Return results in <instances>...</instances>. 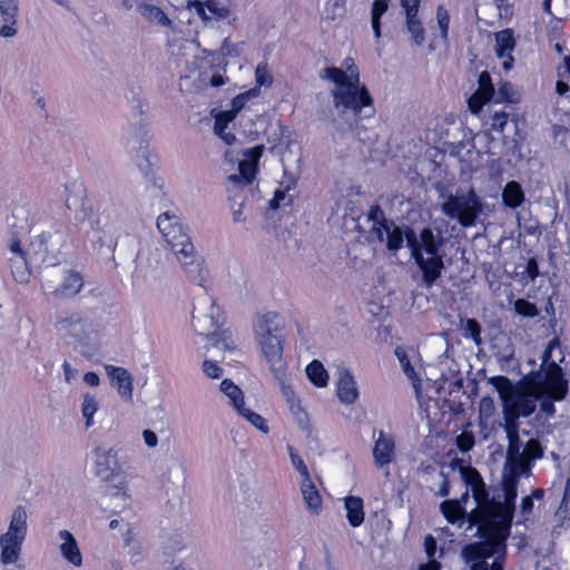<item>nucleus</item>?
Instances as JSON below:
<instances>
[{"instance_id":"nucleus-1","label":"nucleus","mask_w":570,"mask_h":570,"mask_svg":"<svg viewBox=\"0 0 570 570\" xmlns=\"http://www.w3.org/2000/svg\"><path fill=\"white\" fill-rule=\"evenodd\" d=\"M560 370L554 373H539L531 377L525 390H515L511 381L505 376L491 379L492 384L502 401L503 430L508 438L505 464L509 468L507 475H513L518 480L520 475H528L532 462L543 456V448L538 439H530L523 446L520 439V417L530 416L540 403V414L551 417L556 413L554 402L562 401L567 396V385L558 376Z\"/></svg>"},{"instance_id":"nucleus-2","label":"nucleus","mask_w":570,"mask_h":570,"mask_svg":"<svg viewBox=\"0 0 570 570\" xmlns=\"http://www.w3.org/2000/svg\"><path fill=\"white\" fill-rule=\"evenodd\" d=\"M460 472L476 503L469 513V523L476 525V532L484 539L482 542L465 546L462 557L470 569L490 568L487 559L504 551V542L510 534L519 480L504 474L501 491L490 498L485 483L475 468L461 466Z\"/></svg>"},{"instance_id":"nucleus-3","label":"nucleus","mask_w":570,"mask_h":570,"mask_svg":"<svg viewBox=\"0 0 570 570\" xmlns=\"http://www.w3.org/2000/svg\"><path fill=\"white\" fill-rule=\"evenodd\" d=\"M342 68L327 67L320 73L322 79L335 83L332 90L333 106L341 116L352 115L355 120L374 115L373 99L364 85L360 83L358 69L353 59L346 58Z\"/></svg>"},{"instance_id":"nucleus-4","label":"nucleus","mask_w":570,"mask_h":570,"mask_svg":"<svg viewBox=\"0 0 570 570\" xmlns=\"http://www.w3.org/2000/svg\"><path fill=\"white\" fill-rule=\"evenodd\" d=\"M57 336L83 357L91 360L100 350L99 325L85 312L62 311L56 314Z\"/></svg>"},{"instance_id":"nucleus-5","label":"nucleus","mask_w":570,"mask_h":570,"mask_svg":"<svg viewBox=\"0 0 570 570\" xmlns=\"http://www.w3.org/2000/svg\"><path fill=\"white\" fill-rule=\"evenodd\" d=\"M405 239L412 257L422 271L423 285L431 287L444 269L443 256L440 254L445 243L442 233L424 227L416 235L413 229L409 228L405 233Z\"/></svg>"},{"instance_id":"nucleus-6","label":"nucleus","mask_w":570,"mask_h":570,"mask_svg":"<svg viewBox=\"0 0 570 570\" xmlns=\"http://www.w3.org/2000/svg\"><path fill=\"white\" fill-rule=\"evenodd\" d=\"M98 224L110 238L115 266L134 264L139 255V239L128 230L121 212L114 205L107 206L99 215Z\"/></svg>"},{"instance_id":"nucleus-7","label":"nucleus","mask_w":570,"mask_h":570,"mask_svg":"<svg viewBox=\"0 0 570 570\" xmlns=\"http://www.w3.org/2000/svg\"><path fill=\"white\" fill-rule=\"evenodd\" d=\"M95 466L97 476L108 482L106 495L112 499L127 500L128 478L127 472L130 470L129 456L120 449L98 448L95 451Z\"/></svg>"},{"instance_id":"nucleus-8","label":"nucleus","mask_w":570,"mask_h":570,"mask_svg":"<svg viewBox=\"0 0 570 570\" xmlns=\"http://www.w3.org/2000/svg\"><path fill=\"white\" fill-rule=\"evenodd\" d=\"M263 146H256L244 151V158L238 164V174L228 177V200L230 204L234 223L245 222L243 216V203L245 199L244 187L250 185L255 178L258 160L263 154Z\"/></svg>"},{"instance_id":"nucleus-9","label":"nucleus","mask_w":570,"mask_h":570,"mask_svg":"<svg viewBox=\"0 0 570 570\" xmlns=\"http://www.w3.org/2000/svg\"><path fill=\"white\" fill-rule=\"evenodd\" d=\"M482 210L483 204L473 188H469L466 191L458 189L454 195H449L442 204V213L456 219L463 227L473 226Z\"/></svg>"},{"instance_id":"nucleus-10","label":"nucleus","mask_w":570,"mask_h":570,"mask_svg":"<svg viewBox=\"0 0 570 570\" xmlns=\"http://www.w3.org/2000/svg\"><path fill=\"white\" fill-rule=\"evenodd\" d=\"M157 227L176 257L191 255L195 247L176 215L168 212L163 213L157 218Z\"/></svg>"},{"instance_id":"nucleus-11","label":"nucleus","mask_w":570,"mask_h":570,"mask_svg":"<svg viewBox=\"0 0 570 570\" xmlns=\"http://www.w3.org/2000/svg\"><path fill=\"white\" fill-rule=\"evenodd\" d=\"M220 321V309L214 299L204 292L194 305L193 325L200 335L209 336Z\"/></svg>"},{"instance_id":"nucleus-12","label":"nucleus","mask_w":570,"mask_h":570,"mask_svg":"<svg viewBox=\"0 0 570 570\" xmlns=\"http://www.w3.org/2000/svg\"><path fill=\"white\" fill-rule=\"evenodd\" d=\"M284 335L257 340L262 353L269 365V370L275 379H282L285 370L283 358Z\"/></svg>"},{"instance_id":"nucleus-13","label":"nucleus","mask_w":570,"mask_h":570,"mask_svg":"<svg viewBox=\"0 0 570 570\" xmlns=\"http://www.w3.org/2000/svg\"><path fill=\"white\" fill-rule=\"evenodd\" d=\"M146 136V127L141 120L130 125L126 129L121 139V144L126 153L129 156H134L139 153H147L149 145Z\"/></svg>"},{"instance_id":"nucleus-14","label":"nucleus","mask_w":570,"mask_h":570,"mask_svg":"<svg viewBox=\"0 0 570 570\" xmlns=\"http://www.w3.org/2000/svg\"><path fill=\"white\" fill-rule=\"evenodd\" d=\"M177 259L183 266L188 281L205 289L209 272L204 265L203 257L198 256L196 250L193 249L191 255H188L187 257L178 255Z\"/></svg>"},{"instance_id":"nucleus-15","label":"nucleus","mask_w":570,"mask_h":570,"mask_svg":"<svg viewBox=\"0 0 570 570\" xmlns=\"http://www.w3.org/2000/svg\"><path fill=\"white\" fill-rule=\"evenodd\" d=\"M494 91L495 89L492 83L491 76L488 71H482L478 77V89L468 99L470 111L478 115L487 102L491 100L493 101Z\"/></svg>"},{"instance_id":"nucleus-16","label":"nucleus","mask_w":570,"mask_h":570,"mask_svg":"<svg viewBox=\"0 0 570 570\" xmlns=\"http://www.w3.org/2000/svg\"><path fill=\"white\" fill-rule=\"evenodd\" d=\"M256 340L284 335V320L275 312L258 315L254 324Z\"/></svg>"},{"instance_id":"nucleus-17","label":"nucleus","mask_w":570,"mask_h":570,"mask_svg":"<svg viewBox=\"0 0 570 570\" xmlns=\"http://www.w3.org/2000/svg\"><path fill=\"white\" fill-rule=\"evenodd\" d=\"M105 371L110 379L111 385L117 389L119 396L126 401H132L134 379L125 368L115 365H105Z\"/></svg>"},{"instance_id":"nucleus-18","label":"nucleus","mask_w":570,"mask_h":570,"mask_svg":"<svg viewBox=\"0 0 570 570\" xmlns=\"http://www.w3.org/2000/svg\"><path fill=\"white\" fill-rule=\"evenodd\" d=\"M374 463L379 468L387 466L395 458V439L392 434L379 431L373 448Z\"/></svg>"},{"instance_id":"nucleus-19","label":"nucleus","mask_w":570,"mask_h":570,"mask_svg":"<svg viewBox=\"0 0 570 570\" xmlns=\"http://www.w3.org/2000/svg\"><path fill=\"white\" fill-rule=\"evenodd\" d=\"M46 286L51 289V294L59 298H71L76 296L83 286L82 276L71 269L65 271L62 284L58 287L51 285L50 279L46 281Z\"/></svg>"},{"instance_id":"nucleus-20","label":"nucleus","mask_w":570,"mask_h":570,"mask_svg":"<svg viewBox=\"0 0 570 570\" xmlns=\"http://www.w3.org/2000/svg\"><path fill=\"white\" fill-rule=\"evenodd\" d=\"M17 0H0V36L3 38H12L17 35Z\"/></svg>"},{"instance_id":"nucleus-21","label":"nucleus","mask_w":570,"mask_h":570,"mask_svg":"<svg viewBox=\"0 0 570 570\" xmlns=\"http://www.w3.org/2000/svg\"><path fill=\"white\" fill-rule=\"evenodd\" d=\"M336 394L338 400L346 405L353 404L357 400V384L348 370H340L336 382Z\"/></svg>"},{"instance_id":"nucleus-22","label":"nucleus","mask_w":570,"mask_h":570,"mask_svg":"<svg viewBox=\"0 0 570 570\" xmlns=\"http://www.w3.org/2000/svg\"><path fill=\"white\" fill-rule=\"evenodd\" d=\"M515 46L513 31L504 29L495 33V53L498 58L503 60V68L510 70L513 65L512 51Z\"/></svg>"},{"instance_id":"nucleus-23","label":"nucleus","mask_w":570,"mask_h":570,"mask_svg":"<svg viewBox=\"0 0 570 570\" xmlns=\"http://www.w3.org/2000/svg\"><path fill=\"white\" fill-rule=\"evenodd\" d=\"M61 556L71 564L80 567L82 564V557L73 534L68 530H60L58 532Z\"/></svg>"},{"instance_id":"nucleus-24","label":"nucleus","mask_w":570,"mask_h":570,"mask_svg":"<svg viewBox=\"0 0 570 570\" xmlns=\"http://www.w3.org/2000/svg\"><path fill=\"white\" fill-rule=\"evenodd\" d=\"M551 348H552V343H550L549 347L543 353L542 364H541L540 368L538 371L531 372L530 374L524 376L517 386L513 385V387L515 390H525L528 382H530L531 377H534L539 373L550 374V373H554V368H559L560 372H559L558 376H560L561 381H563L566 383L567 392L569 391V384H568L567 379L564 377L562 367L560 365H558L554 361H550Z\"/></svg>"},{"instance_id":"nucleus-25","label":"nucleus","mask_w":570,"mask_h":570,"mask_svg":"<svg viewBox=\"0 0 570 570\" xmlns=\"http://www.w3.org/2000/svg\"><path fill=\"white\" fill-rule=\"evenodd\" d=\"M28 512L24 507L18 505L13 509L8 530L2 535L11 537L13 539H26L28 531Z\"/></svg>"},{"instance_id":"nucleus-26","label":"nucleus","mask_w":570,"mask_h":570,"mask_svg":"<svg viewBox=\"0 0 570 570\" xmlns=\"http://www.w3.org/2000/svg\"><path fill=\"white\" fill-rule=\"evenodd\" d=\"M22 543L23 540L0 535L1 562L3 564L16 563L20 557Z\"/></svg>"},{"instance_id":"nucleus-27","label":"nucleus","mask_w":570,"mask_h":570,"mask_svg":"<svg viewBox=\"0 0 570 570\" xmlns=\"http://www.w3.org/2000/svg\"><path fill=\"white\" fill-rule=\"evenodd\" d=\"M137 11L150 23H156L161 27H170L171 20L167 14L157 6L139 1L136 3Z\"/></svg>"},{"instance_id":"nucleus-28","label":"nucleus","mask_w":570,"mask_h":570,"mask_svg":"<svg viewBox=\"0 0 570 570\" xmlns=\"http://www.w3.org/2000/svg\"><path fill=\"white\" fill-rule=\"evenodd\" d=\"M367 219L372 223L371 233L379 240H384V228L391 227L392 220L385 218L383 209L379 205H372L367 213Z\"/></svg>"},{"instance_id":"nucleus-29","label":"nucleus","mask_w":570,"mask_h":570,"mask_svg":"<svg viewBox=\"0 0 570 570\" xmlns=\"http://www.w3.org/2000/svg\"><path fill=\"white\" fill-rule=\"evenodd\" d=\"M301 491L306 509L313 514H318L322 509V499L311 479L302 481Z\"/></svg>"},{"instance_id":"nucleus-30","label":"nucleus","mask_w":570,"mask_h":570,"mask_svg":"<svg viewBox=\"0 0 570 570\" xmlns=\"http://www.w3.org/2000/svg\"><path fill=\"white\" fill-rule=\"evenodd\" d=\"M344 507L350 525L360 527L364 522L363 500L360 497H347L344 500Z\"/></svg>"},{"instance_id":"nucleus-31","label":"nucleus","mask_w":570,"mask_h":570,"mask_svg":"<svg viewBox=\"0 0 570 570\" xmlns=\"http://www.w3.org/2000/svg\"><path fill=\"white\" fill-rule=\"evenodd\" d=\"M132 161L136 164L140 173L144 175V177L147 179L148 183H151L154 185H157V178L155 176V156L151 154V151L148 149L147 153H139L134 156H130Z\"/></svg>"},{"instance_id":"nucleus-32","label":"nucleus","mask_w":570,"mask_h":570,"mask_svg":"<svg viewBox=\"0 0 570 570\" xmlns=\"http://www.w3.org/2000/svg\"><path fill=\"white\" fill-rule=\"evenodd\" d=\"M47 235L42 233L35 236V238L30 242L28 248L26 249V255H28L31 263L40 264L47 262Z\"/></svg>"},{"instance_id":"nucleus-33","label":"nucleus","mask_w":570,"mask_h":570,"mask_svg":"<svg viewBox=\"0 0 570 570\" xmlns=\"http://www.w3.org/2000/svg\"><path fill=\"white\" fill-rule=\"evenodd\" d=\"M503 204L509 208H517L524 202V193L521 185L511 180L507 183L502 190Z\"/></svg>"},{"instance_id":"nucleus-34","label":"nucleus","mask_w":570,"mask_h":570,"mask_svg":"<svg viewBox=\"0 0 570 570\" xmlns=\"http://www.w3.org/2000/svg\"><path fill=\"white\" fill-rule=\"evenodd\" d=\"M405 27L407 33L411 36L412 41L416 46H422L425 41V29L417 14L405 16Z\"/></svg>"},{"instance_id":"nucleus-35","label":"nucleus","mask_w":570,"mask_h":570,"mask_svg":"<svg viewBox=\"0 0 570 570\" xmlns=\"http://www.w3.org/2000/svg\"><path fill=\"white\" fill-rule=\"evenodd\" d=\"M389 9L387 0H374L371 7V27L376 40L381 38V18Z\"/></svg>"},{"instance_id":"nucleus-36","label":"nucleus","mask_w":570,"mask_h":570,"mask_svg":"<svg viewBox=\"0 0 570 570\" xmlns=\"http://www.w3.org/2000/svg\"><path fill=\"white\" fill-rule=\"evenodd\" d=\"M440 509L450 523H455L461 518L469 520V513L461 507L459 500H445L441 503Z\"/></svg>"},{"instance_id":"nucleus-37","label":"nucleus","mask_w":570,"mask_h":570,"mask_svg":"<svg viewBox=\"0 0 570 570\" xmlns=\"http://www.w3.org/2000/svg\"><path fill=\"white\" fill-rule=\"evenodd\" d=\"M306 375L308 380L317 387H324L327 385L328 374L323 364L314 360L306 366Z\"/></svg>"},{"instance_id":"nucleus-38","label":"nucleus","mask_w":570,"mask_h":570,"mask_svg":"<svg viewBox=\"0 0 570 570\" xmlns=\"http://www.w3.org/2000/svg\"><path fill=\"white\" fill-rule=\"evenodd\" d=\"M220 391L229 399L230 404L238 411L244 406V394L242 390L229 379L220 383Z\"/></svg>"},{"instance_id":"nucleus-39","label":"nucleus","mask_w":570,"mask_h":570,"mask_svg":"<svg viewBox=\"0 0 570 570\" xmlns=\"http://www.w3.org/2000/svg\"><path fill=\"white\" fill-rule=\"evenodd\" d=\"M494 104H517L519 102L518 91L514 89L512 83L502 82L500 87L494 91Z\"/></svg>"},{"instance_id":"nucleus-40","label":"nucleus","mask_w":570,"mask_h":570,"mask_svg":"<svg viewBox=\"0 0 570 570\" xmlns=\"http://www.w3.org/2000/svg\"><path fill=\"white\" fill-rule=\"evenodd\" d=\"M98 401L94 395L86 393L82 397L81 414L85 419V428L90 429L94 425V415L98 411Z\"/></svg>"},{"instance_id":"nucleus-41","label":"nucleus","mask_w":570,"mask_h":570,"mask_svg":"<svg viewBox=\"0 0 570 570\" xmlns=\"http://www.w3.org/2000/svg\"><path fill=\"white\" fill-rule=\"evenodd\" d=\"M395 355L402 366L404 374L413 382L414 389L416 391H419L421 380L419 379L414 367L411 365V362H410V358H409L406 352L403 348L397 347L395 350Z\"/></svg>"},{"instance_id":"nucleus-42","label":"nucleus","mask_w":570,"mask_h":570,"mask_svg":"<svg viewBox=\"0 0 570 570\" xmlns=\"http://www.w3.org/2000/svg\"><path fill=\"white\" fill-rule=\"evenodd\" d=\"M386 235V246L390 250H399L403 246L404 235L402 229L396 226L393 222L391 227L384 228V236Z\"/></svg>"},{"instance_id":"nucleus-43","label":"nucleus","mask_w":570,"mask_h":570,"mask_svg":"<svg viewBox=\"0 0 570 570\" xmlns=\"http://www.w3.org/2000/svg\"><path fill=\"white\" fill-rule=\"evenodd\" d=\"M29 263L31 262L28 256H20L11 259L12 274L19 283L28 282L30 276L28 268Z\"/></svg>"},{"instance_id":"nucleus-44","label":"nucleus","mask_w":570,"mask_h":570,"mask_svg":"<svg viewBox=\"0 0 570 570\" xmlns=\"http://www.w3.org/2000/svg\"><path fill=\"white\" fill-rule=\"evenodd\" d=\"M462 323V335L466 338H471L476 345L481 344V325L474 318L463 320Z\"/></svg>"},{"instance_id":"nucleus-45","label":"nucleus","mask_w":570,"mask_h":570,"mask_svg":"<svg viewBox=\"0 0 570 570\" xmlns=\"http://www.w3.org/2000/svg\"><path fill=\"white\" fill-rule=\"evenodd\" d=\"M166 468L167 473L163 472L161 478L170 483H174L176 481H179L181 479L184 466L180 462H178L175 459H169L165 462L164 465L160 466Z\"/></svg>"},{"instance_id":"nucleus-46","label":"nucleus","mask_w":570,"mask_h":570,"mask_svg":"<svg viewBox=\"0 0 570 570\" xmlns=\"http://www.w3.org/2000/svg\"><path fill=\"white\" fill-rule=\"evenodd\" d=\"M237 412L264 434H267L269 432V428L266 423V420L261 414L244 406Z\"/></svg>"},{"instance_id":"nucleus-47","label":"nucleus","mask_w":570,"mask_h":570,"mask_svg":"<svg viewBox=\"0 0 570 570\" xmlns=\"http://www.w3.org/2000/svg\"><path fill=\"white\" fill-rule=\"evenodd\" d=\"M210 340L213 341L212 347L216 350L222 351H233L235 348V343L230 336V334L224 332V333H216L213 332L209 335Z\"/></svg>"},{"instance_id":"nucleus-48","label":"nucleus","mask_w":570,"mask_h":570,"mask_svg":"<svg viewBox=\"0 0 570 570\" xmlns=\"http://www.w3.org/2000/svg\"><path fill=\"white\" fill-rule=\"evenodd\" d=\"M235 490V500L239 503H247L248 505L253 507L257 502V493L256 490L250 487L249 484H245V487L239 485V490L242 493L236 492Z\"/></svg>"},{"instance_id":"nucleus-49","label":"nucleus","mask_w":570,"mask_h":570,"mask_svg":"<svg viewBox=\"0 0 570 570\" xmlns=\"http://www.w3.org/2000/svg\"><path fill=\"white\" fill-rule=\"evenodd\" d=\"M255 80L259 87H271L273 77L269 73L267 63H258L255 70Z\"/></svg>"},{"instance_id":"nucleus-50","label":"nucleus","mask_w":570,"mask_h":570,"mask_svg":"<svg viewBox=\"0 0 570 570\" xmlns=\"http://www.w3.org/2000/svg\"><path fill=\"white\" fill-rule=\"evenodd\" d=\"M515 312L524 317H535L539 314L537 306L525 299L519 298L514 303Z\"/></svg>"},{"instance_id":"nucleus-51","label":"nucleus","mask_w":570,"mask_h":570,"mask_svg":"<svg viewBox=\"0 0 570 570\" xmlns=\"http://www.w3.org/2000/svg\"><path fill=\"white\" fill-rule=\"evenodd\" d=\"M436 20L441 31V37L446 40L448 39V30L450 23V14L449 11L443 7L439 6L436 9Z\"/></svg>"},{"instance_id":"nucleus-52","label":"nucleus","mask_w":570,"mask_h":570,"mask_svg":"<svg viewBox=\"0 0 570 570\" xmlns=\"http://www.w3.org/2000/svg\"><path fill=\"white\" fill-rule=\"evenodd\" d=\"M287 450L291 456L292 464L301 473L303 480L311 479L306 464L304 463L302 458L297 453H295L293 446L287 445Z\"/></svg>"},{"instance_id":"nucleus-53","label":"nucleus","mask_w":570,"mask_h":570,"mask_svg":"<svg viewBox=\"0 0 570 570\" xmlns=\"http://www.w3.org/2000/svg\"><path fill=\"white\" fill-rule=\"evenodd\" d=\"M233 112L223 111L219 112L215 118L214 131L216 135L223 134L225 129H227L228 122L234 119Z\"/></svg>"},{"instance_id":"nucleus-54","label":"nucleus","mask_w":570,"mask_h":570,"mask_svg":"<svg viewBox=\"0 0 570 570\" xmlns=\"http://www.w3.org/2000/svg\"><path fill=\"white\" fill-rule=\"evenodd\" d=\"M508 118H509V115L507 112H504V111H494L493 115L490 118V120H491V122H490L491 129L495 130V131H499V132H502L504 130V127L508 124Z\"/></svg>"},{"instance_id":"nucleus-55","label":"nucleus","mask_w":570,"mask_h":570,"mask_svg":"<svg viewBox=\"0 0 570 570\" xmlns=\"http://www.w3.org/2000/svg\"><path fill=\"white\" fill-rule=\"evenodd\" d=\"M255 95H256L255 89H252V90L246 91L245 94L236 96L232 100V110H229L228 112H233V115L235 117L236 114L244 108L247 99L249 97H254Z\"/></svg>"},{"instance_id":"nucleus-56","label":"nucleus","mask_w":570,"mask_h":570,"mask_svg":"<svg viewBox=\"0 0 570 570\" xmlns=\"http://www.w3.org/2000/svg\"><path fill=\"white\" fill-rule=\"evenodd\" d=\"M456 445L462 452L470 451L474 445V435L472 432H463L456 436Z\"/></svg>"},{"instance_id":"nucleus-57","label":"nucleus","mask_w":570,"mask_h":570,"mask_svg":"<svg viewBox=\"0 0 570 570\" xmlns=\"http://www.w3.org/2000/svg\"><path fill=\"white\" fill-rule=\"evenodd\" d=\"M275 380L279 383L282 393L285 396L287 403L298 400L293 387L289 384H286V368L284 370L283 377L275 379Z\"/></svg>"},{"instance_id":"nucleus-58","label":"nucleus","mask_w":570,"mask_h":570,"mask_svg":"<svg viewBox=\"0 0 570 570\" xmlns=\"http://www.w3.org/2000/svg\"><path fill=\"white\" fill-rule=\"evenodd\" d=\"M206 8L210 13L215 14L219 19L227 18L229 14V10L226 7L220 6L216 0H208Z\"/></svg>"},{"instance_id":"nucleus-59","label":"nucleus","mask_w":570,"mask_h":570,"mask_svg":"<svg viewBox=\"0 0 570 570\" xmlns=\"http://www.w3.org/2000/svg\"><path fill=\"white\" fill-rule=\"evenodd\" d=\"M203 370L208 377L218 379L223 374V370L213 361H204Z\"/></svg>"},{"instance_id":"nucleus-60","label":"nucleus","mask_w":570,"mask_h":570,"mask_svg":"<svg viewBox=\"0 0 570 570\" xmlns=\"http://www.w3.org/2000/svg\"><path fill=\"white\" fill-rule=\"evenodd\" d=\"M424 550L426 553V558H435L436 552H438V546H436V540L434 539L433 535L428 534L424 538Z\"/></svg>"},{"instance_id":"nucleus-61","label":"nucleus","mask_w":570,"mask_h":570,"mask_svg":"<svg viewBox=\"0 0 570 570\" xmlns=\"http://www.w3.org/2000/svg\"><path fill=\"white\" fill-rule=\"evenodd\" d=\"M401 6L404 9L405 16L417 14L420 0H400Z\"/></svg>"},{"instance_id":"nucleus-62","label":"nucleus","mask_w":570,"mask_h":570,"mask_svg":"<svg viewBox=\"0 0 570 570\" xmlns=\"http://www.w3.org/2000/svg\"><path fill=\"white\" fill-rule=\"evenodd\" d=\"M148 109V102L142 98H135L132 100V112L135 116H142Z\"/></svg>"},{"instance_id":"nucleus-63","label":"nucleus","mask_w":570,"mask_h":570,"mask_svg":"<svg viewBox=\"0 0 570 570\" xmlns=\"http://www.w3.org/2000/svg\"><path fill=\"white\" fill-rule=\"evenodd\" d=\"M142 438H144V442L146 444L147 448L149 449H154L157 446L158 444V436L156 435V433L149 429H146L142 431Z\"/></svg>"},{"instance_id":"nucleus-64","label":"nucleus","mask_w":570,"mask_h":570,"mask_svg":"<svg viewBox=\"0 0 570 570\" xmlns=\"http://www.w3.org/2000/svg\"><path fill=\"white\" fill-rule=\"evenodd\" d=\"M493 410V400L489 396L482 397L480 401V413L489 416L492 414Z\"/></svg>"}]
</instances>
